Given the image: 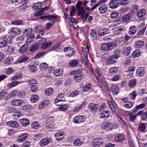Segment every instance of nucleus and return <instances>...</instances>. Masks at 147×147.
<instances>
[{"mask_svg":"<svg viewBox=\"0 0 147 147\" xmlns=\"http://www.w3.org/2000/svg\"><path fill=\"white\" fill-rule=\"evenodd\" d=\"M20 122L24 126H26L29 124V121L27 118H22L20 120Z\"/></svg>","mask_w":147,"mask_h":147,"instance_id":"nucleus-38","label":"nucleus"},{"mask_svg":"<svg viewBox=\"0 0 147 147\" xmlns=\"http://www.w3.org/2000/svg\"><path fill=\"white\" fill-rule=\"evenodd\" d=\"M64 96V94L62 93H61L58 94L55 100V103H57L60 101H61L63 100L61 99V98H63Z\"/></svg>","mask_w":147,"mask_h":147,"instance_id":"nucleus-35","label":"nucleus"},{"mask_svg":"<svg viewBox=\"0 0 147 147\" xmlns=\"http://www.w3.org/2000/svg\"><path fill=\"white\" fill-rule=\"evenodd\" d=\"M7 124L10 126L14 128H17L19 125L18 123L15 121H10L7 122Z\"/></svg>","mask_w":147,"mask_h":147,"instance_id":"nucleus-34","label":"nucleus"},{"mask_svg":"<svg viewBox=\"0 0 147 147\" xmlns=\"http://www.w3.org/2000/svg\"><path fill=\"white\" fill-rule=\"evenodd\" d=\"M7 39L6 37L3 38L2 41L0 42V47H5L7 45Z\"/></svg>","mask_w":147,"mask_h":147,"instance_id":"nucleus-45","label":"nucleus"},{"mask_svg":"<svg viewBox=\"0 0 147 147\" xmlns=\"http://www.w3.org/2000/svg\"><path fill=\"white\" fill-rule=\"evenodd\" d=\"M69 21V23H71V25L74 24L76 25V24L77 23L76 20L74 18H70Z\"/></svg>","mask_w":147,"mask_h":147,"instance_id":"nucleus-59","label":"nucleus"},{"mask_svg":"<svg viewBox=\"0 0 147 147\" xmlns=\"http://www.w3.org/2000/svg\"><path fill=\"white\" fill-rule=\"evenodd\" d=\"M64 133L62 131L57 132L55 134V136L56 137V139L58 140H62L64 136Z\"/></svg>","mask_w":147,"mask_h":147,"instance_id":"nucleus-18","label":"nucleus"},{"mask_svg":"<svg viewBox=\"0 0 147 147\" xmlns=\"http://www.w3.org/2000/svg\"><path fill=\"white\" fill-rule=\"evenodd\" d=\"M146 12V11L145 9H140L138 13V17L139 18H140L143 17L145 14Z\"/></svg>","mask_w":147,"mask_h":147,"instance_id":"nucleus-31","label":"nucleus"},{"mask_svg":"<svg viewBox=\"0 0 147 147\" xmlns=\"http://www.w3.org/2000/svg\"><path fill=\"white\" fill-rule=\"evenodd\" d=\"M141 53L140 50L138 49L134 51L132 53V55L134 57H138L140 55Z\"/></svg>","mask_w":147,"mask_h":147,"instance_id":"nucleus-48","label":"nucleus"},{"mask_svg":"<svg viewBox=\"0 0 147 147\" xmlns=\"http://www.w3.org/2000/svg\"><path fill=\"white\" fill-rule=\"evenodd\" d=\"M100 117L104 120H107L110 115V111L108 110H104L99 114Z\"/></svg>","mask_w":147,"mask_h":147,"instance_id":"nucleus-9","label":"nucleus"},{"mask_svg":"<svg viewBox=\"0 0 147 147\" xmlns=\"http://www.w3.org/2000/svg\"><path fill=\"white\" fill-rule=\"evenodd\" d=\"M91 73L92 75H94L96 77V79L98 80V78L101 75V71L99 68H97L93 70H91Z\"/></svg>","mask_w":147,"mask_h":147,"instance_id":"nucleus-11","label":"nucleus"},{"mask_svg":"<svg viewBox=\"0 0 147 147\" xmlns=\"http://www.w3.org/2000/svg\"><path fill=\"white\" fill-rule=\"evenodd\" d=\"M40 40L41 43V47L43 49H47L51 45V42L50 40H47L45 38L42 37Z\"/></svg>","mask_w":147,"mask_h":147,"instance_id":"nucleus-2","label":"nucleus"},{"mask_svg":"<svg viewBox=\"0 0 147 147\" xmlns=\"http://www.w3.org/2000/svg\"><path fill=\"white\" fill-rule=\"evenodd\" d=\"M98 10L100 13H105L108 10L107 6L104 4L101 5L99 7Z\"/></svg>","mask_w":147,"mask_h":147,"instance_id":"nucleus-15","label":"nucleus"},{"mask_svg":"<svg viewBox=\"0 0 147 147\" xmlns=\"http://www.w3.org/2000/svg\"><path fill=\"white\" fill-rule=\"evenodd\" d=\"M22 78V75L21 73H19L16 75L14 76V77L12 78V80L13 81H15L16 80H19L21 79Z\"/></svg>","mask_w":147,"mask_h":147,"instance_id":"nucleus-58","label":"nucleus"},{"mask_svg":"<svg viewBox=\"0 0 147 147\" xmlns=\"http://www.w3.org/2000/svg\"><path fill=\"white\" fill-rule=\"evenodd\" d=\"M117 59L112 55L107 59V64L109 65L113 64L117 62Z\"/></svg>","mask_w":147,"mask_h":147,"instance_id":"nucleus-16","label":"nucleus"},{"mask_svg":"<svg viewBox=\"0 0 147 147\" xmlns=\"http://www.w3.org/2000/svg\"><path fill=\"white\" fill-rule=\"evenodd\" d=\"M108 103L113 113H116L117 108V105L113 100L109 101Z\"/></svg>","mask_w":147,"mask_h":147,"instance_id":"nucleus-14","label":"nucleus"},{"mask_svg":"<svg viewBox=\"0 0 147 147\" xmlns=\"http://www.w3.org/2000/svg\"><path fill=\"white\" fill-rule=\"evenodd\" d=\"M145 70L143 67H140L136 70V73L138 76L141 77L145 74Z\"/></svg>","mask_w":147,"mask_h":147,"instance_id":"nucleus-19","label":"nucleus"},{"mask_svg":"<svg viewBox=\"0 0 147 147\" xmlns=\"http://www.w3.org/2000/svg\"><path fill=\"white\" fill-rule=\"evenodd\" d=\"M90 35L93 40L95 39L97 37L96 31L94 29H92L90 30Z\"/></svg>","mask_w":147,"mask_h":147,"instance_id":"nucleus-29","label":"nucleus"},{"mask_svg":"<svg viewBox=\"0 0 147 147\" xmlns=\"http://www.w3.org/2000/svg\"><path fill=\"white\" fill-rule=\"evenodd\" d=\"M68 107L69 106L67 104H61L59 107V109L60 110L65 111Z\"/></svg>","mask_w":147,"mask_h":147,"instance_id":"nucleus-47","label":"nucleus"},{"mask_svg":"<svg viewBox=\"0 0 147 147\" xmlns=\"http://www.w3.org/2000/svg\"><path fill=\"white\" fill-rule=\"evenodd\" d=\"M86 119L85 116L78 115L74 117L73 121L75 123H78L84 121Z\"/></svg>","mask_w":147,"mask_h":147,"instance_id":"nucleus-8","label":"nucleus"},{"mask_svg":"<svg viewBox=\"0 0 147 147\" xmlns=\"http://www.w3.org/2000/svg\"><path fill=\"white\" fill-rule=\"evenodd\" d=\"M98 31L99 34L101 36H104L109 33V29L106 28H104L102 30L99 29Z\"/></svg>","mask_w":147,"mask_h":147,"instance_id":"nucleus-22","label":"nucleus"},{"mask_svg":"<svg viewBox=\"0 0 147 147\" xmlns=\"http://www.w3.org/2000/svg\"><path fill=\"white\" fill-rule=\"evenodd\" d=\"M89 53V48L88 47H86L84 51H82V57H83L82 61L83 63L84 64L85 66L87 67L88 63L87 60H88V54Z\"/></svg>","mask_w":147,"mask_h":147,"instance_id":"nucleus-6","label":"nucleus"},{"mask_svg":"<svg viewBox=\"0 0 147 147\" xmlns=\"http://www.w3.org/2000/svg\"><path fill=\"white\" fill-rule=\"evenodd\" d=\"M54 75L56 76H58L61 75L62 73L59 69L55 70L53 72Z\"/></svg>","mask_w":147,"mask_h":147,"instance_id":"nucleus-60","label":"nucleus"},{"mask_svg":"<svg viewBox=\"0 0 147 147\" xmlns=\"http://www.w3.org/2000/svg\"><path fill=\"white\" fill-rule=\"evenodd\" d=\"M40 126V125L36 122H32L31 124L32 127L35 129H38Z\"/></svg>","mask_w":147,"mask_h":147,"instance_id":"nucleus-53","label":"nucleus"},{"mask_svg":"<svg viewBox=\"0 0 147 147\" xmlns=\"http://www.w3.org/2000/svg\"><path fill=\"white\" fill-rule=\"evenodd\" d=\"M146 128L145 123H141L138 127V131L141 132H144Z\"/></svg>","mask_w":147,"mask_h":147,"instance_id":"nucleus-40","label":"nucleus"},{"mask_svg":"<svg viewBox=\"0 0 147 147\" xmlns=\"http://www.w3.org/2000/svg\"><path fill=\"white\" fill-rule=\"evenodd\" d=\"M38 96L36 94L32 95L30 98V101L31 102L34 103L36 102L38 99Z\"/></svg>","mask_w":147,"mask_h":147,"instance_id":"nucleus-46","label":"nucleus"},{"mask_svg":"<svg viewBox=\"0 0 147 147\" xmlns=\"http://www.w3.org/2000/svg\"><path fill=\"white\" fill-rule=\"evenodd\" d=\"M88 108L91 111L96 110L98 107V105L93 103H90L88 105Z\"/></svg>","mask_w":147,"mask_h":147,"instance_id":"nucleus-24","label":"nucleus"},{"mask_svg":"<svg viewBox=\"0 0 147 147\" xmlns=\"http://www.w3.org/2000/svg\"><path fill=\"white\" fill-rule=\"evenodd\" d=\"M63 51L65 55L68 57H71L74 55L75 53V51L71 47H66L64 49Z\"/></svg>","mask_w":147,"mask_h":147,"instance_id":"nucleus-7","label":"nucleus"},{"mask_svg":"<svg viewBox=\"0 0 147 147\" xmlns=\"http://www.w3.org/2000/svg\"><path fill=\"white\" fill-rule=\"evenodd\" d=\"M119 15V13L116 11H112L111 14V18L114 19L117 18Z\"/></svg>","mask_w":147,"mask_h":147,"instance_id":"nucleus-52","label":"nucleus"},{"mask_svg":"<svg viewBox=\"0 0 147 147\" xmlns=\"http://www.w3.org/2000/svg\"><path fill=\"white\" fill-rule=\"evenodd\" d=\"M79 63V61L77 60H73L70 61L69 63V65L71 67L76 66Z\"/></svg>","mask_w":147,"mask_h":147,"instance_id":"nucleus-42","label":"nucleus"},{"mask_svg":"<svg viewBox=\"0 0 147 147\" xmlns=\"http://www.w3.org/2000/svg\"><path fill=\"white\" fill-rule=\"evenodd\" d=\"M54 121V117L53 116L50 117L48 118L46 124V128L47 130H51L55 126Z\"/></svg>","mask_w":147,"mask_h":147,"instance_id":"nucleus-5","label":"nucleus"},{"mask_svg":"<svg viewBox=\"0 0 147 147\" xmlns=\"http://www.w3.org/2000/svg\"><path fill=\"white\" fill-rule=\"evenodd\" d=\"M119 88L118 86L116 85L113 84L111 88V92L114 95H117L119 92Z\"/></svg>","mask_w":147,"mask_h":147,"instance_id":"nucleus-17","label":"nucleus"},{"mask_svg":"<svg viewBox=\"0 0 147 147\" xmlns=\"http://www.w3.org/2000/svg\"><path fill=\"white\" fill-rule=\"evenodd\" d=\"M90 84L88 83L86 84L82 88L83 91H87L89 90L90 88Z\"/></svg>","mask_w":147,"mask_h":147,"instance_id":"nucleus-62","label":"nucleus"},{"mask_svg":"<svg viewBox=\"0 0 147 147\" xmlns=\"http://www.w3.org/2000/svg\"><path fill=\"white\" fill-rule=\"evenodd\" d=\"M121 51L119 49H117L114 51V54L113 55L117 59L121 57Z\"/></svg>","mask_w":147,"mask_h":147,"instance_id":"nucleus-28","label":"nucleus"},{"mask_svg":"<svg viewBox=\"0 0 147 147\" xmlns=\"http://www.w3.org/2000/svg\"><path fill=\"white\" fill-rule=\"evenodd\" d=\"M28 67L30 71L32 73H34L37 70L36 66L33 63H30Z\"/></svg>","mask_w":147,"mask_h":147,"instance_id":"nucleus-23","label":"nucleus"},{"mask_svg":"<svg viewBox=\"0 0 147 147\" xmlns=\"http://www.w3.org/2000/svg\"><path fill=\"white\" fill-rule=\"evenodd\" d=\"M51 142V139L49 137H46L42 139L40 142V144L41 146H44Z\"/></svg>","mask_w":147,"mask_h":147,"instance_id":"nucleus-12","label":"nucleus"},{"mask_svg":"<svg viewBox=\"0 0 147 147\" xmlns=\"http://www.w3.org/2000/svg\"><path fill=\"white\" fill-rule=\"evenodd\" d=\"M80 69L75 70V74L73 76L74 79L76 81L79 82L83 78L84 74Z\"/></svg>","mask_w":147,"mask_h":147,"instance_id":"nucleus-4","label":"nucleus"},{"mask_svg":"<svg viewBox=\"0 0 147 147\" xmlns=\"http://www.w3.org/2000/svg\"><path fill=\"white\" fill-rule=\"evenodd\" d=\"M137 111V110L133 111L132 112L130 113V119L131 121H134L137 116V115L134 114Z\"/></svg>","mask_w":147,"mask_h":147,"instance_id":"nucleus-41","label":"nucleus"},{"mask_svg":"<svg viewBox=\"0 0 147 147\" xmlns=\"http://www.w3.org/2000/svg\"><path fill=\"white\" fill-rule=\"evenodd\" d=\"M28 49V45L26 43L20 47L19 50V52L20 54H22L26 52Z\"/></svg>","mask_w":147,"mask_h":147,"instance_id":"nucleus-20","label":"nucleus"},{"mask_svg":"<svg viewBox=\"0 0 147 147\" xmlns=\"http://www.w3.org/2000/svg\"><path fill=\"white\" fill-rule=\"evenodd\" d=\"M48 65L46 63H42L40 65V69L41 70H46L48 67Z\"/></svg>","mask_w":147,"mask_h":147,"instance_id":"nucleus-63","label":"nucleus"},{"mask_svg":"<svg viewBox=\"0 0 147 147\" xmlns=\"http://www.w3.org/2000/svg\"><path fill=\"white\" fill-rule=\"evenodd\" d=\"M144 42L142 41H139L135 44L136 47L137 48H140L144 45Z\"/></svg>","mask_w":147,"mask_h":147,"instance_id":"nucleus-51","label":"nucleus"},{"mask_svg":"<svg viewBox=\"0 0 147 147\" xmlns=\"http://www.w3.org/2000/svg\"><path fill=\"white\" fill-rule=\"evenodd\" d=\"M130 34L131 35H134L136 32V28L135 26H131L130 27L129 30Z\"/></svg>","mask_w":147,"mask_h":147,"instance_id":"nucleus-49","label":"nucleus"},{"mask_svg":"<svg viewBox=\"0 0 147 147\" xmlns=\"http://www.w3.org/2000/svg\"><path fill=\"white\" fill-rule=\"evenodd\" d=\"M11 32L13 34L18 35L21 33V30L18 28H14L11 29Z\"/></svg>","mask_w":147,"mask_h":147,"instance_id":"nucleus-30","label":"nucleus"},{"mask_svg":"<svg viewBox=\"0 0 147 147\" xmlns=\"http://www.w3.org/2000/svg\"><path fill=\"white\" fill-rule=\"evenodd\" d=\"M138 9L139 7L138 5L134 4L131 5L130 11L132 14H135L138 11Z\"/></svg>","mask_w":147,"mask_h":147,"instance_id":"nucleus-25","label":"nucleus"},{"mask_svg":"<svg viewBox=\"0 0 147 147\" xmlns=\"http://www.w3.org/2000/svg\"><path fill=\"white\" fill-rule=\"evenodd\" d=\"M117 44L114 42H111L107 43H103L101 45V49L105 51H109L116 48Z\"/></svg>","mask_w":147,"mask_h":147,"instance_id":"nucleus-1","label":"nucleus"},{"mask_svg":"<svg viewBox=\"0 0 147 147\" xmlns=\"http://www.w3.org/2000/svg\"><path fill=\"white\" fill-rule=\"evenodd\" d=\"M21 82L18 81H16L10 83L9 86V88H11L21 83Z\"/></svg>","mask_w":147,"mask_h":147,"instance_id":"nucleus-54","label":"nucleus"},{"mask_svg":"<svg viewBox=\"0 0 147 147\" xmlns=\"http://www.w3.org/2000/svg\"><path fill=\"white\" fill-rule=\"evenodd\" d=\"M53 89L52 88H49L47 89L45 92V95L49 96L53 92Z\"/></svg>","mask_w":147,"mask_h":147,"instance_id":"nucleus-43","label":"nucleus"},{"mask_svg":"<svg viewBox=\"0 0 147 147\" xmlns=\"http://www.w3.org/2000/svg\"><path fill=\"white\" fill-rule=\"evenodd\" d=\"M137 84V81L135 79L131 80L129 81V87L131 88L135 86Z\"/></svg>","mask_w":147,"mask_h":147,"instance_id":"nucleus-44","label":"nucleus"},{"mask_svg":"<svg viewBox=\"0 0 147 147\" xmlns=\"http://www.w3.org/2000/svg\"><path fill=\"white\" fill-rule=\"evenodd\" d=\"M42 7V3L41 2H38L34 4L32 7L34 9L36 10L41 8Z\"/></svg>","mask_w":147,"mask_h":147,"instance_id":"nucleus-26","label":"nucleus"},{"mask_svg":"<svg viewBox=\"0 0 147 147\" xmlns=\"http://www.w3.org/2000/svg\"><path fill=\"white\" fill-rule=\"evenodd\" d=\"M114 125L112 123L106 122L104 126V129L107 131H110L114 128Z\"/></svg>","mask_w":147,"mask_h":147,"instance_id":"nucleus-13","label":"nucleus"},{"mask_svg":"<svg viewBox=\"0 0 147 147\" xmlns=\"http://www.w3.org/2000/svg\"><path fill=\"white\" fill-rule=\"evenodd\" d=\"M83 143V141L79 139L74 140L73 142L74 145L76 146H80Z\"/></svg>","mask_w":147,"mask_h":147,"instance_id":"nucleus-32","label":"nucleus"},{"mask_svg":"<svg viewBox=\"0 0 147 147\" xmlns=\"http://www.w3.org/2000/svg\"><path fill=\"white\" fill-rule=\"evenodd\" d=\"M28 136V134L23 133L18 138V141L19 142H24L27 139Z\"/></svg>","mask_w":147,"mask_h":147,"instance_id":"nucleus-21","label":"nucleus"},{"mask_svg":"<svg viewBox=\"0 0 147 147\" xmlns=\"http://www.w3.org/2000/svg\"><path fill=\"white\" fill-rule=\"evenodd\" d=\"M135 70L136 67L135 66H133L129 67V76H132Z\"/></svg>","mask_w":147,"mask_h":147,"instance_id":"nucleus-55","label":"nucleus"},{"mask_svg":"<svg viewBox=\"0 0 147 147\" xmlns=\"http://www.w3.org/2000/svg\"><path fill=\"white\" fill-rule=\"evenodd\" d=\"M28 82L29 84H30V85H35L37 84V82L34 79H31L29 80L28 81Z\"/></svg>","mask_w":147,"mask_h":147,"instance_id":"nucleus-64","label":"nucleus"},{"mask_svg":"<svg viewBox=\"0 0 147 147\" xmlns=\"http://www.w3.org/2000/svg\"><path fill=\"white\" fill-rule=\"evenodd\" d=\"M81 2L78 1L76 4V7L78 15L81 16L82 18H84L86 11L84 10V7L81 6Z\"/></svg>","mask_w":147,"mask_h":147,"instance_id":"nucleus-3","label":"nucleus"},{"mask_svg":"<svg viewBox=\"0 0 147 147\" xmlns=\"http://www.w3.org/2000/svg\"><path fill=\"white\" fill-rule=\"evenodd\" d=\"M33 31V29L31 28H27L24 30V36H26L31 34Z\"/></svg>","mask_w":147,"mask_h":147,"instance_id":"nucleus-27","label":"nucleus"},{"mask_svg":"<svg viewBox=\"0 0 147 147\" xmlns=\"http://www.w3.org/2000/svg\"><path fill=\"white\" fill-rule=\"evenodd\" d=\"M39 44L37 43L32 45L30 48L29 51L31 52H33L37 49L39 47Z\"/></svg>","mask_w":147,"mask_h":147,"instance_id":"nucleus-37","label":"nucleus"},{"mask_svg":"<svg viewBox=\"0 0 147 147\" xmlns=\"http://www.w3.org/2000/svg\"><path fill=\"white\" fill-rule=\"evenodd\" d=\"M22 103V100H15L11 102L12 105L16 106H21Z\"/></svg>","mask_w":147,"mask_h":147,"instance_id":"nucleus-36","label":"nucleus"},{"mask_svg":"<svg viewBox=\"0 0 147 147\" xmlns=\"http://www.w3.org/2000/svg\"><path fill=\"white\" fill-rule=\"evenodd\" d=\"M23 23V21L22 20H16L14 21H12L11 23L13 24L16 25H20Z\"/></svg>","mask_w":147,"mask_h":147,"instance_id":"nucleus-50","label":"nucleus"},{"mask_svg":"<svg viewBox=\"0 0 147 147\" xmlns=\"http://www.w3.org/2000/svg\"><path fill=\"white\" fill-rule=\"evenodd\" d=\"M55 18V19H56V17L52 15H47L43 16L40 17V18L41 19H44L46 18Z\"/></svg>","mask_w":147,"mask_h":147,"instance_id":"nucleus-57","label":"nucleus"},{"mask_svg":"<svg viewBox=\"0 0 147 147\" xmlns=\"http://www.w3.org/2000/svg\"><path fill=\"white\" fill-rule=\"evenodd\" d=\"M109 72L112 74H116L118 72L117 68L114 67H113L110 68L109 70Z\"/></svg>","mask_w":147,"mask_h":147,"instance_id":"nucleus-56","label":"nucleus"},{"mask_svg":"<svg viewBox=\"0 0 147 147\" xmlns=\"http://www.w3.org/2000/svg\"><path fill=\"white\" fill-rule=\"evenodd\" d=\"M30 86V90L32 92H35L37 91V88L38 87V86L37 85H32Z\"/></svg>","mask_w":147,"mask_h":147,"instance_id":"nucleus-61","label":"nucleus"},{"mask_svg":"<svg viewBox=\"0 0 147 147\" xmlns=\"http://www.w3.org/2000/svg\"><path fill=\"white\" fill-rule=\"evenodd\" d=\"M34 37L35 36L34 34H31L27 38L26 43L28 44V43L31 42H32L33 41Z\"/></svg>","mask_w":147,"mask_h":147,"instance_id":"nucleus-33","label":"nucleus"},{"mask_svg":"<svg viewBox=\"0 0 147 147\" xmlns=\"http://www.w3.org/2000/svg\"><path fill=\"white\" fill-rule=\"evenodd\" d=\"M125 138V136L123 135L119 134L115 138V140L117 142H121Z\"/></svg>","mask_w":147,"mask_h":147,"instance_id":"nucleus-39","label":"nucleus"},{"mask_svg":"<svg viewBox=\"0 0 147 147\" xmlns=\"http://www.w3.org/2000/svg\"><path fill=\"white\" fill-rule=\"evenodd\" d=\"M118 0H111L109 3V7L113 9L117 8L119 5Z\"/></svg>","mask_w":147,"mask_h":147,"instance_id":"nucleus-10","label":"nucleus"}]
</instances>
